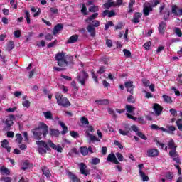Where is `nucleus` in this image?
Segmentation results:
<instances>
[{
  "label": "nucleus",
  "instance_id": "3",
  "mask_svg": "<svg viewBox=\"0 0 182 182\" xmlns=\"http://www.w3.org/2000/svg\"><path fill=\"white\" fill-rule=\"evenodd\" d=\"M55 96L58 106H62L63 107H69V106H70V102H69L67 97H63L62 93L55 92Z\"/></svg>",
  "mask_w": 182,
  "mask_h": 182
},
{
  "label": "nucleus",
  "instance_id": "30",
  "mask_svg": "<svg viewBox=\"0 0 182 182\" xmlns=\"http://www.w3.org/2000/svg\"><path fill=\"white\" fill-rule=\"evenodd\" d=\"M162 97L164 99V102H165L166 103H168L169 105H171V103H173V99H171V97L164 95Z\"/></svg>",
  "mask_w": 182,
  "mask_h": 182
},
{
  "label": "nucleus",
  "instance_id": "56",
  "mask_svg": "<svg viewBox=\"0 0 182 182\" xmlns=\"http://www.w3.org/2000/svg\"><path fill=\"white\" fill-rule=\"evenodd\" d=\"M123 52H124V56H126V58H130V56H132V53L130 51H129V50L124 49Z\"/></svg>",
  "mask_w": 182,
  "mask_h": 182
},
{
  "label": "nucleus",
  "instance_id": "24",
  "mask_svg": "<svg viewBox=\"0 0 182 182\" xmlns=\"http://www.w3.org/2000/svg\"><path fill=\"white\" fill-rule=\"evenodd\" d=\"M15 119V116L14 115H10L9 118L6 120V125L7 127H11L12 124H14V119Z\"/></svg>",
  "mask_w": 182,
  "mask_h": 182
},
{
  "label": "nucleus",
  "instance_id": "48",
  "mask_svg": "<svg viewBox=\"0 0 182 182\" xmlns=\"http://www.w3.org/2000/svg\"><path fill=\"white\" fill-rule=\"evenodd\" d=\"M170 16V11L166 10L164 13V21H167Z\"/></svg>",
  "mask_w": 182,
  "mask_h": 182
},
{
  "label": "nucleus",
  "instance_id": "8",
  "mask_svg": "<svg viewBox=\"0 0 182 182\" xmlns=\"http://www.w3.org/2000/svg\"><path fill=\"white\" fill-rule=\"evenodd\" d=\"M153 109L156 116H161L163 113V107L158 103H154Z\"/></svg>",
  "mask_w": 182,
  "mask_h": 182
},
{
  "label": "nucleus",
  "instance_id": "10",
  "mask_svg": "<svg viewBox=\"0 0 182 182\" xmlns=\"http://www.w3.org/2000/svg\"><path fill=\"white\" fill-rule=\"evenodd\" d=\"M160 152L156 149H149L146 151V155L148 157H157Z\"/></svg>",
  "mask_w": 182,
  "mask_h": 182
},
{
  "label": "nucleus",
  "instance_id": "25",
  "mask_svg": "<svg viewBox=\"0 0 182 182\" xmlns=\"http://www.w3.org/2000/svg\"><path fill=\"white\" fill-rule=\"evenodd\" d=\"M95 103L97 105H102V106H106V105H109V100L107 99L97 100H95Z\"/></svg>",
  "mask_w": 182,
  "mask_h": 182
},
{
  "label": "nucleus",
  "instance_id": "5",
  "mask_svg": "<svg viewBox=\"0 0 182 182\" xmlns=\"http://www.w3.org/2000/svg\"><path fill=\"white\" fill-rule=\"evenodd\" d=\"M88 77L89 75L86 72L82 71L77 76V80L80 82V83H81V85H85Z\"/></svg>",
  "mask_w": 182,
  "mask_h": 182
},
{
  "label": "nucleus",
  "instance_id": "23",
  "mask_svg": "<svg viewBox=\"0 0 182 182\" xmlns=\"http://www.w3.org/2000/svg\"><path fill=\"white\" fill-rule=\"evenodd\" d=\"M0 173L3 175L9 176L11 174V171L5 166L0 167Z\"/></svg>",
  "mask_w": 182,
  "mask_h": 182
},
{
  "label": "nucleus",
  "instance_id": "63",
  "mask_svg": "<svg viewBox=\"0 0 182 182\" xmlns=\"http://www.w3.org/2000/svg\"><path fill=\"white\" fill-rule=\"evenodd\" d=\"M1 180H2L3 181H5V182H11L12 181V178H11V177H2L1 178Z\"/></svg>",
  "mask_w": 182,
  "mask_h": 182
},
{
  "label": "nucleus",
  "instance_id": "42",
  "mask_svg": "<svg viewBox=\"0 0 182 182\" xmlns=\"http://www.w3.org/2000/svg\"><path fill=\"white\" fill-rule=\"evenodd\" d=\"M16 143H18V144H21L22 143V135L21 134H16Z\"/></svg>",
  "mask_w": 182,
  "mask_h": 182
},
{
  "label": "nucleus",
  "instance_id": "54",
  "mask_svg": "<svg viewBox=\"0 0 182 182\" xmlns=\"http://www.w3.org/2000/svg\"><path fill=\"white\" fill-rule=\"evenodd\" d=\"M110 26H113V21H108L107 23L105 24V30L107 31V29H109V28H110Z\"/></svg>",
  "mask_w": 182,
  "mask_h": 182
},
{
  "label": "nucleus",
  "instance_id": "41",
  "mask_svg": "<svg viewBox=\"0 0 182 182\" xmlns=\"http://www.w3.org/2000/svg\"><path fill=\"white\" fill-rule=\"evenodd\" d=\"M26 19L27 21V23L31 24V14L28 10L25 11Z\"/></svg>",
  "mask_w": 182,
  "mask_h": 182
},
{
  "label": "nucleus",
  "instance_id": "16",
  "mask_svg": "<svg viewBox=\"0 0 182 182\" xmlns=\"http://www.w3.org/2000/svg\"><path fill=\"white\" fill-rule=\"evenodd\" d=\"M125 130L119 129V133L121 134L122 136H130V132L132 130V128L129 127L128 125H126Z\"/></svg>",
  "mask_w": 182,
  "mask_h": 182
},
{
  "label": "nucleus",
  "instance_id": "32",
  "mask_svg": "<svg viewBox=\"0 0 182 182\" xmlns=\"http://www.w3.org/2000/svg\"><path fill=\"white\" fill-rule=\"evenodd\" d=\"M139 176L142 178V181L144 182L149 181L150 180L149 176H147V175H146V173L144 171H140Z\"/></svg>",
  "mask_w": 182,
  "mask_h": 182
},
{
  "label": "nucleus",
  "instance_id": "39",
  "mask_svg": "<svg viewBox=\"0 0 182 182\" xmlns=\"http://www.w3.org/2000/svg\"><path fill=\"white\" fill-rule=\"evenodd\" d=\"M87 137L90 139L91 141H100V139L97 138V136L90 134L89 135H87Z\"/></svg>",
  "mask_w": 182,
  "mask_h": 182
},
{
  "label": "nucleus",
  "instance_id": "27",
  "mask_svg": "<svg viewBox=\"0 0 182 182\" xmlns=\"http://www.w3.org/2000/svg\"><path fill=\"white\" fill-rule=\"evenodd\" d=\"M27 97H28L27 96H24L23 97V100H24V101L22 102V105L24 107L29 109V107H31V102H29V100H26Z\"/></svg>",
  "mask_w": 182,
  "mask_h": 182
},
{
  "label": "nucleus",
  "instance_id": "55",
  "mask_svg": "<svg viewBox=\"0 0 182 182\" xmlns=\"http://www.w3.org/2000/svg\"><path fill=\"white\" fill-rule=\"evenodd\" d=\"M177 6H172V14H174L176 16H178V11H177Z\"/></svg>",
  "mask_w": 182,
  "mask_h": 182
},
{
  "label": "nucleus",
  "instance_id": "36",
  "mask_svg": "<svg viewBox=\"0 0 182 182\" xmlns=\"http://www.w3.org/2000/svg\"><path fill=\"white\" fill-rule=\"evenodd\" d=\"M166 129V133H171V134H173V132H176V127L173 125H167Z\"/></svg>",
  "mask_w": 182,
  "mask_h": 182
},
{
  "label": "nucleus",
  "instance_id": "45",
  "mask_svg": "<svg viewBox=\"0 0 182 182\" xmlns=\"http://www.w3.org/2000/svg\"><path fill=\"white\" fill-rule=\"evenodd\" d=\"M99 163H100V159L99 158H92L91 164L96 166L97 164H99Z\"/></svg>",
  "mask_w": 182,
  "mask_h": 182
},
{
  "label": "nucleus",
  "instance_id": "21",
  "mask_svg": "<svg viewBox=\"0 0 182 182\" xmlns=\"http://www.w3.org/2000/svg\"><path fill=\"white\" fill-rule=\"evenodd\" d=\"M141 13H136L134 15V18L132 19V22L134 23H139L140 22V18H141Z\"/></svg>",
  "mask_w": 182,
  "mask_h": 182
},
{
  "label": "nucleus",
  "instance_id": "53",
  "mask_svg": "<svg viewBox=\"0 0 182 182\" xmlns=\"http://www.w3.org/2000/svg\"><path fill=\"white\" fill-rule=\"evenodd\" d=\"M92 23V26H93L94 28H97L100 26V22L97 20L93 21Z\"/></svg>",
  "mask_w": 182,
  "mask_h": 182
},
{
  "label": "nucleus",
  "instance_id": "44",
  "mask_svg": "<svg viewBox=\"0 0 182 182\" xmlns=\"http://www.w3.org/2000/svg\"><path fill=\"white\" fill-rule=\"evenodd\" d=\"M174 32H175L176 35H177V36H178V38H181L182 32H181V30L180 28H174Z\"/></svg>",
  "mask_w": 182,
  "mask_h": 182
},
{
  "label": "nucleus",
  "instance_id": "37",
  "mask_svg": "<svg viewBox=\"0 0 182 182\" xmlns=\"http://www.w3.org/2000/svg\"><path fill=\"white\" fill-rule=\"evenodd\" d=\"M125 109H126L127 112H128V113H133V112H134V110H136V107H134L130 105H127L125 107Z\"/></svg>",
  "mask_w": 182,
  "mask_h": 182
},
{
  "label": "nucleus",
  "instance_id": "26",
  "mask_svg": "<svg viewBox=\"0 0 182 182\" xmlns=\"http://www.w3.org/2000/svg\"><path fill=\"white\" fill-rule=\"evenodd\" d=\"M80 122L82 124V127H86L87 126H89V119L85 117H82L80 119Z\"/></svg>",
  "mask_w": 182,
  "mask_h": 182
},
{
  "label": "nucleus",
  "instance_id": "11",
  "mask_svg": "<svg viewBox=\"0 0 182 182\" xmlns=\"http://www.w3.org/2000/svg\"><path fill=\"white\" fill-rule=\"evenodd\" d=\"M124 86H125V87H126L127 92H129V93H130L131 95H133V93H134V91H133V90H134V88L136 87L133 85V82H132V81L126 82L124 83Z\"/></svg>",
  "mask_w": 182,
  "mask_h": 182
},
{
  "label": "nucleus",
  "instance_id": "17",
  "mask_svg": "<svg viewBox=\"0 0 182 182\" xmlns=\"http://www.w3.org/2000/svg\"><path fill=\"white\" fill-rule=\"evenodd\" d=\"M87 31L90 33V36L95 37L96 36V28L92 24L87 26Z\"/></svg>",
  "mask_w": 182,
  "mask_h": 182
},
{
  "label": "nucleus",
  "instance_id": "6",
  "mask_svg": "<svg viewBox=\"0 0 182 182\" xmlns=\"http://www.w3.org/2000/svg\"><path fill=\"white\" fill-rule=\"evenodd\" d=\"M78 167L81 174L84 176H89L90 174V170L87 169V166L85 163L78 164Z\"/></svg>",
  "mask_w": 182,
  "mask_h": 182
},
{
  "label": "nucleus",
  "instance_id": "52",
  "mask_svg": "<svg viewBox=\"0 0 182 182\" xmlns=\"http://www.w3.org/2000/svg\"><path fill=\"white\" fill-rule=\"evenodd\" d=\"M173 177L174 174L172 172H168L166 175V178H168V180H173Z\"/></svg>",
  "mask_w": 182,
  "mask_h": 182
},
{
  "label": "nucleus",
  "instance_id": "62",
  "mask_svg": "<svg viewBox=\"0 0 182 182\" xmlns=\"http://www.w3.org/2000/svg\"><path fill=\"white\" fill-rule=\"evenodd\" d=\"M29 167V163L28 161H24L23 163V167L21 168L22 170H27Z\"/></svg>",
  "mask_w": 182,
  "mask_h": 182
},
{
  "label": "nucleus",
  "instance_id": "64",
  "mask_svg": "<svg viewBox=\"0 0 182 182\" xmlns=\"http://www.w3.org/2000/svg\"><path fill=\"white\" fill-rule=\"evenodd\" d=\"M21 30H16L14 31V36L15 38H21Z\"/></svg>",
  "mask_w": 182,
  "mask_h": 182
},
{
  "label": "nucleus",
  "instance_id": "31",
  "mask_svg": "<svg viewBox=\"0 0 182 182\" xmlns=\"http://www.w3.org/2000/svg\"><path fill=\"white\" fill-rule=\"evenodd\" d=\"M43 115L48 120H53V115L50 111L43 112Z\"/></svg>",
  "mask_w": 182,
  "mask_h": 182
},
{
  "label": "nucleus",
  "instance_id": "22",
  "mask_svg": "<svg viewBox=\"0 0 182 182\" xmlns=\"http://www.w3.org/2000/svg\"><path fill=\"white\" fill-rule=\"evenodd\" d=\"M168 147L170 149V150H174L177 149V145H176V142H174V140L171 139L169 141H168Z\"/></svg>",
  "mask_w": 182,
  "mask_h": 182
},
{
  "label": "nucleus",
  "instance_id": "2",
  "mask_svg": "<svg viewBox=\"0 0 182 182\" xmlns=\"http://www.w3.org/2000/svg\"><path fill=\"white\" fill-rule=\"evenodd\" d=\"M55 60L60 68H68L69 65L73 63V57L70 55H66V53L62 51L55 55Z\"/></svg>",
  "mask_w": 182,
  "mask_h": 182
},
{
  "label": "nucleus",
  "instance_id": "47",
  "mask_svg": "<svg viewBox=\"0 0 182 182\" xmlns=\"http://www.w3.org/2000/svg\"><path fill=\"white\" fill-rule=\"evenodd\" d=\"M127 102L128 103H134V102H136V100H134V97L132 95H128Z\"/></svg>",
  "mask_w": 182,
  "mask_h": 182
},
{
  "label": "nucleus",
  "instance_id": "46",
  "mask_svg": "<svg viewBox=\"0 0 182 182\" xmlns=\"http://www.w3.org/2000/svg\"><path fill=\"white\" fill-rule=\"evenodd\" d=\"M90 132H91V133H93V132H95V129H93V127L88 126L87 129L85 132L87 136H89V134H91Z\"/></svg>",
  "mask_w": 182,
  "mask_h": 182
},
{
  "label": "nucleus",
  "instance_id": "49",
  "mask_svg": "<svg viewBox=\"0 0 182 182\" xmlns=\"http://www.w3.org/2000/svg\"><path fill=\"white\" fill-rule=\"evenodd\" d=\"M176 126L178 127V129L182 132V119H178L176 121Z\"/></svg>",
  "mask_w": 182,
  "mask_h": 182
},
{
  "label": "nucleus",
  "instance_id": "38",
  "mask_svg": "<svg viewBox=\"0 0 182 182\" xmlns=\"http://www.w3.org/2000/svg\"><path fill=\"white\" fill-rule=\"evenodd\" d=\"M169 156L173 159L174 157H177L178 156V153L176 149H171L169 151Z\"/></svg>",
  "mask_w": 182,
  "mask_h": 182
},
{
  "label": "nucleus",
  "instance_id": "20",
  "mask_svg": "<svg viewBox=\"0 0 182 182\" xmlns=\"http://www.w3.org/2000/svg\"><path fill=\"white\" fill-rule=\"evenodd\" d=\"M79 39L78 35H73L67 41V43H76Z\"/></svg>",
  "mask_w": 182,
  "mask_h": 182
},
{
  "label": "nucleus",
  "instance_id": "57",
  "mask_svg": "<svg viewBox=\"0 0 182 182\" xmlns=\"http://www.w3.org/2000/svg\"><path fill=\"white\" fill-rule=\"evenodd\" d=\"M149 4H152V6H157L160 4V0H151Z\"/></svg>",
  "mask_w": 182,
  "mask_h": 182
},
{
  "label": "nucleus",
  "instance_id": "40",
  "mask_svg": "<svg viewBox=\"0 0 182 182\" xmlns=\"http://www.w3.org/2000/svg\"><path fill=\"white\" fill-rule=\"evenodd\" d=\"M104 6L106 9H109V8H112V6L114 7V1H109L104 4Z\"/></svg>",
  "mask_w": 182,
  "mask_h": 182
},
{
  "label": "nucleus",
  "instance_id": "4",
  "mask_svg": "<svg viewBox=\"0 0 182 182\" xmlns=\"http://www.w3.org/2000/svg\"><path fill=\"white\" fill-rule=\"evenodd\" d=\"M36 144L38 146V153L40 154H46V150H49L48 144L45 141H36Z\"/></svg>",
  "mask_w": 182,
  "mask_h": 182
},
{
  "label": "nucleus",
  "instance_id": "7",
  "mask_svg": "<svg viewBox=\"0 0 182 182\" xmlns=\"http://www.w3.org/2000/svg\"><path fill=\"white\" fill-rule=\"evenodd\" d=\"M153 8H154V6H153V4H151V3H145L143 9L144 16H149L150 12L153 11Z\"/></svg>",
  "mask_w": 182,
  "mask_h": 182
},
{
  "label": "nucleus",
  "instance_id": "43",
  "mask_svg": "<svg viewBox=\"0 0 182 182\" xmlns=\"http://www.w3.org/2000/svg\"><path fill=\"white\" fill-rule=\"evenodd\" d=\"M59 90H63V93H68L69 92V87L65 85H59Z\"/></svg>",
  "mask_w": 182,
  "mask_h": 182
},
{
  "label": "nucleus",
  "instance_id": "58",
  "mask_svg": "<svg viewBox=\"0 0 182 182\" xmlns=\"http://www.w3.org/2000/svg\"><path fill=\"white\" fill-rule=\"evenodd\" d=\"M87 9L86 8V5L85 4H82V8L81 9V12L84 14V15H87Z\"/></svg>",
  "mask_w": 182,
  "mask_h": 182
},
{
  "label": "nucleus",
  "instance_id": "35",
  "mask_svg": "<svg viewBox=\"0 0 182 182\" xmlns=\"http://www.w3.org/2000/svg\"><path fill=\"white\" fill-rule=\"evenodd\" d=\"M14 48H15V43L12 41H9V43L7 44L6 50L9 52H11L12 50V49H14Z\"/></svg>",
  "mask_w": 182,
  "mask_h": 182
},
{
  "label": "nucleus",
  "instance_id": "9",
  "mask_svg": "<svg viewBox=\"0 0 182 182\" xmlns=\"http://www.w3.org/2000/svg\"><path fill=\"white\" fill-rule=\"evenodd\" d=\"M80 151L82 156H87L90 153H93V148L92 146H89L88 148L86 146L80 147Z\"/></svg>",
  "mask_w": 182,
  "mask_h": 182
},
{
  "label": "nucleus",
  "instance_id": "13",
  "mask_svg": "<svg viewBox=\"0 0 182 182\" xmlns=\"http://www.w3.org/2000/svg\"><path fill=\"white\" fill-rule=\"evenodd\" d=\"M107 161L109 163H114V164H120L117 158H116V155L114 154H109L107 158Z\"/></svg>",
  "mask_w": 182,
  "mask_h": 182
},
{
  "label": "nucleus",
  "instance_id": "61",
  "mask_svg": "<svg viewBox=\"0 0 182 182\" xmlns=\"http://www.w3.org/2000/svg\"><path fill=\"white\" fill-rule=\"evenodd\" d=\"M70 136H72V137H74V139H77V137H79V133L75 131H71Z\"/></svg>",
  "mask_w": 182,
  "mask_h": 182
},
{
  "label": "nucleus",
  "instance_id": "33",
  "mask_svg": "<svg viewBox=\"0 0 182 182\" xmlns=\"http://www.w3.org/2000/svg\"><path fill=\"white\" fill-rule=\"evenodd\" d=\"M59 124L60 126H61L63 131L61 132L62 134H65L68 133V127H66V125H65V123H63V122H59Z\"/></svg>",
  "mask_w": 182,
  "mask_h": 182
},
{
  "label": "nucleus",
  "instance_id": "50",
  "mask_svg": "<svg viewBox=\"0 0 182 182\" xmlns=\"http://www.w3.org/2000/svg\"><path fill=\"white\" fill-rule=\"evenodd\" d=\"M99 11V7L97 6H92L89 8L90 12H97Z\"/></svg>",
  "mask_w": 182,
  "mask_h": 182
},
{
  "label": "nucleus",
  "instance_id": "19",
  "mask_svg": "<svg viewBox=\"0 0 182 182\" xmlns=\"http://www.w3.org/2000/svg\"><path fill=\"white\" fill-rule=\"evenodd\" d=\"M1 146L4 149H6L8 153H11V147L9 146V142H8V140L4 139L3 141H1Z\"/></svg>",
  "mask_w": 182,
  "mask_h": 182
},
{
  "label": "nucleus",
  "instance_id": "12",
  "mask_svg": "<svg viewBox=\"0 0 182 182\" xmlns=\"http://www.w3.org/2000/svg\"><path fill=\"white\" fill-rule=\"evenodd\" d=\"M48 144L51 147V149H53V150H56L58 153H62V151L63 150V148H61L59 145H55L53 142H52V140L48 141Z\"/></svg>",
  "mask_w": 182,
  "mask_h": 182
},
{
  "label": "nucleus",
  "instance_id": "1",
  "mask_svg": "<svg viewBox=\"0 0 182 182\" xmlns=\"http://www.w3.org/2000/svg\"><path fill=\"white\" fill-rule=\"evenodd\" d=\"M31 133L34 140H42L43 137L46 139V136L49 134V127L43 122H41L38 127L31 129Z\"/></svg>",
  "mask_w": 182,
  "mask_h": 182
},
{
  "label": "nucleus",
  "instance_id": "28",
  "mask_svg": "<svg viewBox=\"0 0 182 182\" xmlns=\"http://www.w3.org/2000/svg\"><path fill=\"white\" fill-rule=\"evenodd\" d=\"M41 170L46 177H50L51 176L50 171L46 166H42Z\"/></svg>",
  "mask_w": 182,
  "mask_h": 182
},
{
  "label": "nucleus",
  "instance_id": "59",
  "mask_svg": "<svg viewBox=\"0 0 182 182\" xmlns=\"http://www.w3.org/2000/svg\"><path fill=\"white\" fill-rule=\"evenodd\" d=\"M134 4V0H132L129 4V12H133V5Z\"/></svg>",
  "mask_w": 182,
  "mask_h": 182
},
{
  "label": "nucleus",
  "instance_id": "29",
  "mask_svg": "<svg viewBox=\"0 0 182 182\" xmlns=\"http://www.w3.org/2000/svg\"><path fill=\"white\" fill-rule=\"evenodd\" d=\"M70 180H72L73 182H80V180L77 178V176L76 175L72 173V172H70L68 173Z\"/></svg>",
  "mask_w": 182,
  "mask_h": 182
},
{
  "label": "nucleus",
  "instance_id": "14",
  "mask_svg": "<svg viewBox=\"0 0 182 182\" xmlns=\"http://www.w3.org/2000/svg\"><path fill=\"white\" fill-rule=\"evenodd\" d=\"M48 133L51 137H59L60 132L58 129H55L52 128H48Z\"/></svg>",
  "mask_w": 182,
  "mask_h": 182
},
{
  "label": "nucleus",
  "instance_id": "18",
  "mask_svg": "<svg viewBox=\"0 0 182 182\" xmlns=\"http://www.w3.org/2000/svg\"><path fill=\"white\" fill-rule=\"evenodd\" d=\"M62 29H63V26L62 24H57L53 29V35H58Z\"/></svg>",
  "mask_w": 182,
  "mask_h": 182
},
{
  "label": "nucleus",
  "instance_id": "15",
  "mask_svg": "<svg viewBox=\"0 0 182 182\" xmlns=\"http://www.w3.org/2000/svg\"><path fill=\"white\" fill-rule=\"evenodd\" d=\"M167 28V23L164 21L160 23L159 26V32L161 35H163L164 32H166V29Z\"/></svg>",
  "mask_w": 182,
  "mask_h": 182
},
{
  "label": "nucleus",
  "instance_id": "60",
  "mask_svg": "<svg viewBox=\"0 0 182 182\" xmlns=\"http://www.w3.org/2000/svg\"><path fill=\"white\" fill-rule=\"evenodd\" d=\"M116 156L117 157L119 161H123L124 160V158L123 157V155L120 153H116Z\"/></svg>",
  "mask_w": 182,
  "mask_h": 182
},
{
  "label": "nucleus",
  "instance_id": "51",
  "mask_svg": "<svg viewBox=\"0 0 182 182\" xmlns=\"http://www.w3.org/2000/svg\"><path fill=\"white\" fill-rule=\"evenodd\" d=\"M137 136L140 137V139H142L143 140H147V136L144 135L141 132H139L136 133Z\"/></svg>",
  "mask_w": 182,
  "mask_h": 182
},
{
  "label": "nucleus",
  "instance_id": "34",
  "mask_svg": "<svg viewBox=\"0 0 182 182\" xmlns=\"http://www.w3.org/2000/svg\"><path fill=\"white\" fill-rule=\"evenodd\" d=\"M97 16H99V13H95L92 16H90L85 20V22H90L91 21H94V19H96Z\"/></svg>",
  "mask_w": 182,
  "mask_h": 182
}]
</instances>
